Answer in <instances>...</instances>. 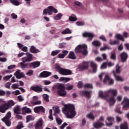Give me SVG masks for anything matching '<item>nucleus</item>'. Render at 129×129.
<instances>
[{"instance_id":"nucleus-59","label":"nucleus","mask_w":129,"mask_h":129,"mask_svg":"<svg viewBox=\"0 0 129 129\" xmlns=\"http://www.w3.org/2000/svg\"><path fill=\"white\" fill-rule=\"evenodd\" d=\"M33 103L34 105H40V104L42 103V101H37L34 102Z\"/></svg>"},{"instance_id":"nucleus-40","label":"nucleus","mask_w":129,"mask_h":129,"mask_svg":"<svg viewBox=\"0 0 129 129\" xmlns=\"http://www.w3.org/2000/svg\"><path fill=\"white\" fill-rule=\"evenodd\" d=\"M60 52H61V50H53L51 52V56H56V55H58Z\"/></svg>"},{"instance_id":"nucleus-46","label":"nucleus","mask_w":129,"mask_h":129,"mask_svg":"<svg viewBox=\"0 0 129 129\" xmlns=\"http://www.w3.org/2000/svg\"><path fill=\"white\" fill-rule=\"evenodd\" d=\"M106 68H107V62H103L101 67H100V69H106Z\"/></svg>"},{"instance_id":"nucleus-47","label":"nucleus","mask_w":129,"mask_h":129,"mask_svg":"<svg viewBox=\"0 0 129 129\" xmlns=\"http://www.w3.org/2000/svg\"><path fill=\"white\" fill-rule=\"evenodd\" d=\"M74 87V86L73 85H71L68 86V87L65 88V89H66V90H72L73 89V88Z\"/></svg>"},{"instance_id":"nucleus-45","label":"nucleus","mask_w":129,"mask_h":129,"mask_svg":"<svg viewBox=\"0 0 129 129\" xmlns=\"http://www.w3.org/2000/svg\"><path fill=\"white\" fill-rule=\"evenodd\" d=\"M106 50H111V47L106 45L105 46L101 47L100 48V51H105Z\"/></svg>"},{"instance_id":"nucleus-52","label":"nucleus","mask_w":129,"mask_h":129,"mask_svg":"<svg viewBox=\"0 0 129 129\" xmlns=\"http://www.w3.org/2000/svg\"><path fill=\"white\" fill-rule=\"evenodd\" d=\"M84 86L86 87V88H93V86L91 84H86Z\"/></svg>"},{"instance_id":"nucleus-7","label":"nucleus","mask_w":129,"mask_h":129,"mask_svg":"<svg viewBox=\"0 0 129 129\" xmlns=\"http://www.w3.org/2000/svg\"><path fill=\"white\" fill-rule=\"evenodd\" d=\"M53 13L57 14L58 10L55 9L53 6H49L47 9L43 10V15H47V14L49 15H53Z\"/></svg>"},{"instance_id":"nucleus-11","label":"nucleus","mask_w":129,"mask_h":129,"mask_svg":"<svg viewBox=\"0 0 129 129\" xmlns=\"http://www.w3.org/2000/svg\"><path fill=\"white\" fill-rule=\"evenodd\" d=\"M104 84L108 83L109 85H112L114 83V81L112 78H110L108 75H105V77L103 80Z\"/></svg>"},{"instance_id":"nucleus-28","label":"nucleus","mask_w":129,"mask_h":129,"mask_svg":"<svg viewBox=\"0 0 129 129\" xmlns=\"http://www.w3.org/2000/svg\"><path fill=\"white\" fill-rule=\"evenodd\" d=\"M115 39H117V40H120V41H122V42L124 41V38L122 36V35L121 34L118 33L115 35Z\"/></svg>"},{"instance_id":"nucleus-12","label":"nucleus","mask_w":129,"mask_h":129,"mask_svg":"<svg viewBox=\"0 0 129 129\" xmlns=\"http://www.w3.org/2000/svg\"><path fill=\"white\" fill-rule=\"evenodd\" d=\"M26 55L27 57H24L22 58L23 63L26 62H31L33 60V54L30 53L29 52H26Z\"/></svg>"},{"instance_id":"nucleus-60","label":"nucleus","mask_w":129,"mask_h":129,"mask_svg":"<svg viewBox=\"0 0 129 129\" xmlns=\"http://www.w3.org/2000/svg\"><path fill=\"white\" fill-rule=\"evenodd\" d=\"M122 99V96L118 95L116 97V100L117 101H121Z\"/></svg>"},{"instance_id":"nucleus-14","label":"nucleus","mask_w":129,"mask_h":129,"mask_svg":"<svg viewBox=\"0 0 129 129\" xmlns=\"http://www.w3.org/2000/svg\"><path fill=\"white\" fill-rule=\"evenodd\" d=\"M34 111L35 113H45V109L42 106H36L34 108Z\"/></svg>"},{"instance_id":"nucleus-41","label":"nucleus","mask_w":129,"mask_h":129,"mask_svg":"<svg viewBox=\"0 0 129 129\" xmlns=\"http://www.w3.org/2000/svg\"><path fill=\"white\" fill-rule=\"evenodd\" d=\"M20 64L21 67L22 69H25L27 68V67H28V66L29 65V64H28V63H25V62H24V61L20 62Z\"/></svg>"},{"instance_id":"nucleus-8","label":"nucleus","mask_w":129,"mask_h":129,"mask_svg":"<svg viewBox=\"0 0 129 129\" xmlns=\"http://www.w3.org/2000/svg\"><path fill=\"white\" fill-rule=\"evenodd\" d=\"M12 117V114L11 111H9L6 115V116L2 119V120L5 122V124L7 126H10L12 124V122L10 120V118Z\"/></svg>"},{"instance_id":"nucleus-29","label":"nucleus","mask_w":129,"mask_h":129,"mask_svg":"<svg viewBox=\"0 0 129 129\" xmlns=\"http://www.w3.org/2000/svg\"><path fill=\"white\" fill-rule=\"evenodd\" d=\"M104 125V123L103 122H97L94 123V127L95 128H98V127H101V126H103Z\"/></svg>"},{"instance_id":"nucleus-32","label":"nucleus","mask_w":129,"mask_h":129,"mask_svg":"<svg viewBox=\"0 0 129 129\" xmlns=\"http://www.w3.org/2000/svg\"><path fill=\"white\" fill-rule=\"evenodd\" d=\"M116 71L115 72V74H119L121 72V66H119L118 64H117L115 67Z\"/></svg>"},{"instance_id":"nucleus-22","label":"nucleus","mask_w":129,"mask_h":129,"mask_svg":"<svg viewBox=\"0 0 129 129\" xmlns=\"http://www.w3.org/2000/svg\"><path fill=\"white\" fill-rule=\"evenodd\" d=\"M41 65V62L40 61H34L33 62H31L29 63V67L30 68L33 67V68H37V67H39Z\"/></svg>"},{"instance_id":"nucleus-64","label":"nucleus","mask_w":129,"mask_h":129,"mask_svg":"<svg viewBox=\"0 0 129 129\" xmlns=\"http://www.w3.org/2000/svg\"><path fill=\"white\" fill-rule=\"evenodd\" d=\"M55 113H60V109H59V107H57L54 109Z\"/></svg>"},{"instance_id":"nucleus-2","label":"nucleus","mask_w":129,"mask_h":129,"mask_svg":"<svg viewBox=\"0 0 129 129\" xmlns=\"http://www.w3.org/2000/svg\"><path fill=\"white\" fill-rule=\"evenodd\" d=\"M89 64L92 69V70H90L89 72L91 73H96V71H97V64L93 61L83 62L82 69H88V67H89L88 65H89Z\"/></svg>"},{"instance_id":"nucleus-4","label":"nucleus","mask_w":129,"mask_h":129,"mask_svg":"<svg viewBox=\"0 0 129 129\" xmlns=\"http://www.w3.org/2000/svg\"><path fill=\"white\" fill-rule=\"evenodd\" d=\"M55 70L59 74L63 76L71 75H72V71L67 69H63L58 64H55Z\"/></svg>"},{"instance_id":"nucleus-50","label":"nucleus","mask_w":129,"mask_h":129,"mask_svg":"<svg viewBox=\"0 0 129 129\" xmlns=\"http://www.w3.org/2000/svg\"><path fill=\"white\" fill-rule=\"evenodd\" d=\"M12 88H13V89H19V84H13L12 85Z\"/></svg>"},{"instance_id":"nucleus-36","label":"nucleus","mask_w":129,"mask_h":129,"mask_svg":"<svg viewBox=\"0 0 129 129\" xmlns=\"http://www.w3.org/2000/svg\"><path fill=\"white\" fill-rule=\"evenodd\" d=\"M110 58L111 60L115 61L116 60V53L115 52H111Z\"/></svg>"},{"instance_id":"nucleus-6","label":"nucleus","mask_w":129,"mask_h":129,"mask_svg":"<svg viewBox=\"0 0 129 129\" xmlns=\"http://www.w3.org/2000/svg\"><path fill=\"white\" fill-rule=\"evenodd\" d=\"M56 88L58 89L57 93L59 96L65 97V96L67 95V92L65 91V86H64V84H58L56 85Z\"/></svg>"},{"instance_id":"nucleus-21","label":"nucleus","mask_w":129,"mask_h":129,"mask_svg":"<svg viewBox=\"0 0 129 129\" xmlns=\"http://www.w3.org/2000/svg\"><path fill=\"white\" fill-rule=\"evenodd\" d=\"M52 74L51 72L44 71L40 74V77L46 78V77H49Z\"/></svg>"},{"instance_id":"nucleus-62","label":"nucleus","mask_w":129,"mask_h":129,"mask_svg":"<svg viewBox=\"0 0 129 129\" xmlns=\"http://www.w3.org/2000/svg\"><path fill=\"white\" fill-rule=\"evenodd\" d=\"M123 36L124 38H128L129 37V34L127 33V32H124L123 33Z\"/></svg>"},{"instance_id":"nucleus-53","label":"nucleus","mask_w":129,"mask_h":129,"mask_svg":"<svg viewBox=\"0 0 129 129\" xmlns=\"http://www.w3.org/2000/svg\"><path fill=\"white\" fill-rule=\"evenodd\" d=\"M34 74V71L33 70H30L27 73V75H29V76H32Z\"/></svg>"},{"instance_id":"nucleus-23","label":"nucleus","mask_w":129,"mask_h":129,"mask_svg":"<svg viewBox=\"0 0 129 129\" xmlns=\"http://www.w3.org/2000/svg\"><path fill=\"white\" fill-rule=\"evenodd\" d=\"M30 53H33V54H37V53H40V50L36 48L34 46H31L29 49Z\"/></svg>"},{"instance_id":"nucleus-49","label":"nucleus","mask_w":129,"mask_h":129,"mask_svg":"<svg viewBox=\"0 0 129 129\" xmlns=\"http://www.w3.org/2000/svg\"><path fill=\"white\" fill-rule=\"evenodd\" d=\"M13 77V75H10L9 76H5L3 78L4 80H6V81H8L10 79L12 78Z\"/></svg>"},{"instance_id":"nucleus-15","label":"nucleus","mask_w":129,"mask_h":129,"mask_svg":"<svg viewBox=\"0 0 129 129\" xmlns=\"http://www.w3.org/2000/svg\"><path fill=\"white\" fill-rule=\"evenodd\" d=\"M43 119L40 118L38 119V120L36 122L35 127V129H43Z\"/></svg>"},{"instance_id":"nucleus-37","label":"nucleus","mask_w":129,"mask_h":129,"mask_svg":"<svg viewBox=\"0 0 129 129\" xmlns=\"http://www.w3.org/2000/svg\"><path fill=\"white\" fill-rule=\"evenodd\" d=\"M91 92L85 91L82 92V94L85 95L87 97H90Z\"/></svg>"},{"instance_id":"nucleus-57","label":"nucleus","mask_w":129,"mask_h":129,"mask_svg":"<svg viewBox=\"0 0 129 129\" xmlns=\"http://www.w3.org/2000/svg\"><path fill=\"white\" fill-rule=\"evenodd\" d=\"M11 85H12V83H11L10 82H7L5 84V87L6 88H8V89H10V88H11Z\"/></svg>"},{"instance_id":"nucleus-13","label":"nucleus","mask_w":129,"mask_h":129,"mask_svg":"<svg viewBox=\"0 0 129 129\" xmlns=\"http://www.w3.org/2000/svg\"><path fill=\"white\" fill-rule=\"evenodd\" d=\"M30 89L34 91V92H37V93H40V92H43V88L42 86L36 85L32 86L30 87Z\"/></svg>"},{"instance_id":"nucleus-51","label":"nucleus","mask_w":129,"mask_h":129,"mask_svg":"<svg viewBox=\"0 0 129 129\" xmlns=\"http://www.w3.org/2000/svg\"><path fill=\"white\" fill-rule=\"evenodd\" d=\"M106 74H105L104 73H102L101 74H100L98 76L100 80H102V78H103L104 76V77H105V75Z\"/></svg>"},{"instance_id":"nucleus-44","label":"nucleus","mask_w":129,"mask_h":129,"mask_svg":"<svg viewBox=\"0 0 129 129\" xmlns=\"http://www.w3.org/2000/svg\"><path fill=\"white\" fill-rule=\"evenodd\" d=\"M43 99L46 101V102H49V96L48 94H44L42 95Z\"/></svg>"},{"instance_id":"nucleus-63","label":"nucleus","mask_w":129,"mask_h":129,"mask_svg":"<svg viewBox=\"0 0 129 129\" xmlns=\"http://www.w3.org/2000/svg\"><path fill=\"white\" fill-rule=\"evenodd\" d=\"M67 125H68V124H67V123H66V122H64V123H63L60 126V129H64L66 126H67Z\"/></svg>"},{"instance_id":"nucleus-56","label":"nucleus","mask_w":129,"mask_h":129,"mask_svg":"<svg viewBox=\"0 0 129 129\" xmlns=\"http://www.w3.org/2000/svg\"><path fill=\"white\" fill-rule=\"evenodd\" d=\"M95 61L97 62H102L103 61V59L100 57H97L95 59Z\"/></svg>"},{"instance_id":"nucleus-3","label":"nucleus","mask_w":129,"mask_h":129,"mask_svg":"<svg viewBox=\"0 0 129 129\" xmlns=\"http://www.w3.org/2000/svg\"><path fill=\"white\" fill-rule=\"evenodd\" d=\"M16 103L13 100H9L7 103H5L0 105V112L2 113H6L7 110L11 109Z\"/></svg>"},{"instance_id":"nucleus-33","label":"nucleus","mask_w":129,"mask_h":129,"mask_svg":"<svg viewBox=\"0 0 129 129\" xmlns=\"http://www.w3.org/2000/svg\"><path fill=\"white\" fill-rule=\"evenodd\" d=\"M75 52L76 54H79V53H81V44L78 45L75 48Z\"/></svg>"},{"instance_id":"nucleus-58","label":"nucleus","mask_w":129,"mask_h":129,"mask_svg":"<svg viewBox=\"0 0 129 129\" xmlns=\"http://www.w3.org/2000/svg\"><path fill=\"white\" fill-rule=\"evenodd\" d=\"M99 39H100V40L104 41V42H106V38H105V36H104V35H101L99 37Z\"/></svg>"},{"instance_id":"nucleus-61","label":"nucleus","mask_w":129,"mask_h":129,"mask_svg":"<svg viewBox=\"0 0 129 129\" xmlns=\"http://www.w3.org/2000/svg\"><path fill=\"white\" fill-rule=\"evenodd\" d=\"M17 99H18L19 101L20 102H21V101H23L24 98H23V97L22 95H19L17 97Z\"/></svg>"},{"instance_id":"nucleus-16","label":"nucleus","mask_w":129,"mask_h":129,"mask_svg":"<svg viewBox=\"0 0 129 129\" xmlns=\"http://www.w3.org/2000/svg\"><path fill=\"white\" fill-rule=\"evenodd\" d=\"M123 108L124 109H126V108H129V99L127 97H124L122 102Z\"/></svg>"},{"instance_id":"nucleus-1","label":"nucleus","mask_w":129,"mask_h":129,"mask_svg":"<svg viewBox=\"0 0 129 129\" xmlns=\"http://www.w3.org/2000/svg\"><path fill=\"white\" fill-rule=\"evenodd\" d=\"M62 112L68 118H73L76 115L75 106L73 104H66L64 105V107L62 108Z\"/></svg>"},{"instance_id":"nucleus-5","label":"nucleus","mask_w":129,"mask_h":129,"mask_svg":"<svg viewBox=\"0 0 129 129\" xmlns=\"http://www.w3.org/2000/svg\"><path fill=\"white\" fill-rule=\"evenodd\" d=\"M99 96L101 98H105L107 102H108L109 105H113V104H115V102H116V100H115L114 96L108 98L107 97L108 96L103 94V92H102V91H100L99 92Z\"/></svg>"},{"instance_id":"nucleus-24","label":"nucleus","mask_w":129,"mask_h":129,"mask_svg":"<svg viewBox=\"0 0 129 129\" xmlns=\"http://www.w3.org/2000/svg\"><path fill=\"white\" fill-rule=\"evenodd\" d=\"M107 120L110 122V123H107L106 122V125L107 126H111L112 125V124L113 123V121H114V118L112 117H108L107 118Z\"/></svg>"},{"instance_id":"nucleus-38","label":"nucleus","mask_w":129,"mask_h":129,"mask_svg":"<svg viewBox=\"0 0 129 129\" xmlns=\"http://www.w3.org/2000/svg\"><path fill=\"white\" fill-rule=\"evenodd\" d=\"M63 17V15L61 13L58 14L56 16H54V19L56 21H59L61 20V18Z\"/></svg>"},{"instance_id":"nucleus-55","label":"nucleus","mask_w":129,"mask_h":129,"mask_svg":"<svg viewBox=\"0 0 129 129\" xmlns=\"http://www.w3.org/2000/svg\"><path fill=\"white\" fill-rule=\"evenodd\" d=\"M87 117L90 119H94V116L92 113H89L87 115Z\"/></svg>"},{"instance_id":"nucleus-27","label":"nucleus","mask_w":129,"mask_h":129,"mask_svg":"<svg viewBox=\"0 0 129 129\" xmlns=\"http://www.w3.org/2000/svg\"><path fill=\"white\" fill-rule=\"evenodd\" d=\"M93 46L96 47V48H99L101 46V43L98 40H94L92 43Z\"/></svg>"},{"instance_id":"nucleus-9","label":"nucleus","mask_w":129,"mask_h":129,"mask_svg":"<svg viewBox=\"0 0 129 129\" xmlns=\"http://www.w3.org/2000/svg\"><path fill=\"white\" fill-rule=\"evenodd\" d=\"M103 94L106 96H108L109 95H112V96H116L117 95V90L114 89H110L105 91Z\"/></svg>"},{"instance_id":"nucleus-35","label":"nucleus","mask_w":129,"mask_h":129,"mask_svg":"<svg viewBox=\"0 0 129 129\" xmlns=\"http://www.w3.org/2000/svg\"><path fill=\"white\" fill-rule=\"evenodd\" d=\"M62 35H66L67 34H72V31L69 28H66L64 30L61 32Z\"/></svg>"},{"instance_id":"nucleus-18","label":"nucleus","mask_w":129,"mask_h":129,"mask_svg":"<svg viewBox=\"0 0 129 129\" xmlns=\"http://www.w3.org/2000/svg\"><path fill=\"white\" fill-rule=\"evenodd\" d=\"M81 52L82 54L84 56H86L87 54H88V51H87V45L86 44H82Z\"/></svg>"},{"instance_id":"nucleus-30","label":"nucleus","mask_w":129,"mask_h":129,"mask_svg":"<svg viewBox=\"0 0 129 129\" xmlns=\"http://www.w3.org/2000/svg\"><path fill=\"white\" fill-rule=\"evenodd\" d=\"M69 21L70 22H76L77 21V17L74 14H72L71 16H70L69 18Z\"/></svg>"},{"instance_id":"nucleus-25","label":"nucleus","mask_w":129,"mask_h":129,"mask_svg":"<svg viewBox=\"0 0 129 129\" xmlns=\"http://www.w3.org/2000/svg\"><path fill=\"white\" fill-rule=\"evenodd\" d=\"M14 112L16 114H21V106L17 105L14 108Z\"/></svg>"},{"instance_id":"nucleus-43","label":"nucleus","mask_w":129,"mask_h":129,"mask_svg":"<svg viewBox=\"0 0 129 129\" xmlns=\"http://www.w3.org/2000/svg\"><path fill=\"white\" fill-rule=\"evenodd\" d=\"M24 127V124L22 122H19L18 125L16 126V129H22Z\"/></svg>"},{"instance_id":"nucleus-42","label":"nucleus","mask_w":129,"mask_h":129,"mask_svg":"<svg viewBox=\"0 0 129 129\" xmlns=\"http://www.w3.org/2000/svg\"><path fill=\"white\" fill-rule=\"evenodd\" d=\"M10 2L14 6H20V2L18 0H10Z\"/></svg>"},{"instance_id":"nucleus-19","label":"nucleus","mask_w":129,"mask_h":129,"mask_svg":"<svg viewBox=\"0 0 129 129\" xmlns=\"http://www.w3.org/2000/svg\"><path fill=\"white\" fill-rule=\"evenodd\" d=\"M14 75L16 77V78H17V79H21V78H22V77H25V75L23 73H21L20 70H18L17 71H16Z\"/></svg>"},{"instance_id":"nucleus-20","label":"nucleus","mask_w":129,"mask_h":129,"mask_svg":"<svg viewBox=\"0 0 129 129\" xmlns=\"http://www.w3.org/2000/svg\"><path fill=\"white\" fill-rule=\"evenodd\" d=\"M113 73L114 74V76L115 77V80H116V81L122 82V81H124L123 78H122V77H121L119 75H117L116 74H115V71H113Z\"/></svg>"},{"instance_id":"nucleus-48","label":"nucleus","mask_w":129,"mask_h":129,"mask_svg":"<svg viewBox=\"0 0 129 129\" xmlns=\"http://www.w3.org/2000/svg\"><path fill=\"white\" fill-rule=\"evenodd\" d=\"M31 120H33V116H32V115H28L26 116L27 122H29V121H31Z\"/></svg>"},{"instance_id":"nucleus-31","label":"nucleus","mask_w":129,"mask_h":129,"mask_svg":"<svg viewBox=\"0 0 129 129\" xmlns=\"http://www.w3.org/2000/svg\"><path fill=\"white\" fill-rule=\"evenodd\" d=\"M69 58L72 59V60H75L76 59V56L75 53L73 51H70L69 54Z\"/></svg>"},{"instance_id":"nucleus-26","label":"nucleus","mask_w":129,"mask_h":129,"mask_svg":"<svg viewBox=\"0 0 129 129\" xmlns=\"http://www.w3.org/2000/svg\"><path fill=\"white\" fill-rule=\"evenodd\" d=\"M21 111L23 113V114H25V113H30V112H32V110L31 109L27 107H24L22 108Z\"/></svg>"},{"instance_id":"nucleus-54","label":"nucleus","mask_w":129,"mask_h":129,"mask_svg":"<svg viewBox=\"0 0 129 129\" xmlns=\"http://www.w3.org/2000/svg\"><path fill=\"white\" fill-rule=\"evenodd\" d=\"M56 121L58 125H60L62 124V120L60 118H56Z\"/></svg>"},{"instance_id":"nucleus-17","label":"nucleus","mask_w":129,"mask_h":129,"mask_svg":"<svg viewBox=\"0 0 129 129\" xmlns=\"http://www.w3.org/2000/svg\"><path fill=\"white\" fill-rule=\"evenodd\" d=\"M120 57L121 62H125L128 58V55L126 52H123L120 54Z\"/></svg>"},{"instance_id":"nucleus-34","label":"nucleus","mask_w":129,"mask_h":129,"mask_svg":"<svg viewBox=\"0 0 129 129\" xmlns=\"http://www.w3.org/2000/svg\"><path fill=\"white\" fill-rule=\"evenodd\" d=\"M60 81H63L64 83L69 82L71 79L70 78L60 77L59 79Z\"/></svg>"},{"instance_id":"nucleus-10","label":"nucleus","mask_w":129,"mask_h":129,"mask_svg":"<svg viewBox=\"0 0 129 129\" xmlns=\"http://www.w3.org/2000/svg\"><path fill=\"white\" fill-rule=\"evenodd\" d=\"M82 36L84 38H88L89 41H92L93 38H95V34L91 32H85L83 33Z\"/></svg>"},{"instance_id":"nucleus-39","label":"nucleus","mask_w":129,"mask_h":129,"mask_svg":"<svg viewBox=\"0 0 129 129\" xmlns=\"http://www.w3.org/2000/svg\"><path fill=\"white\" fill-rule=\"evenodd\" d=\"M120 129H128L127 123H126V122H125L121 124L120 125Z\"/></svg>"}]
</instances>
